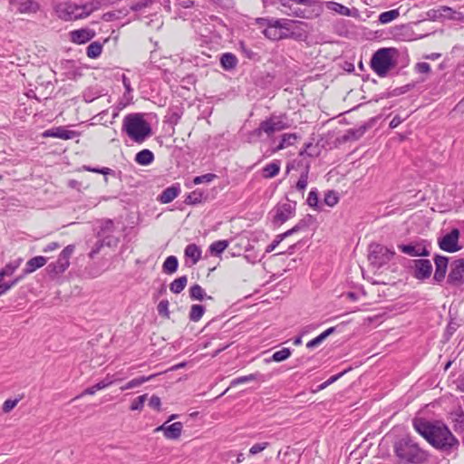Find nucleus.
<instances>
[{"instance_id": "7", "label": "nucleus", "mask_w": 464, "mask_h": 464, "mask_svg": "<svg viewBox=\"0 0 464 464\" xmlns=\"http://www.w3.org/2000/svg\"><path fill=\"white\" fill-rule=\"evenodd\" d=\"M55 13L64 21H72L83 18L81 5L72 2H63L55 5Z\"/></svg>"}, {"instance_id": "19", "label": "nucleus", "mask_w": 464, "mask_h": 464, "mask_svg": "<svg viewBox=\"0 0 464 464\" xmlns=\"http://www.w3.org/2000/svg\"><path fill=\"white\" fill-rule=\"evenodd\" d=\"M69 266L70 261L59 256L55 262L50 263L47 266L46 271L50 276L55 277L63 274L69 267Z\"/></svg>"}, {"instance_id": "43", "label": "nucleus", "mask_w": 464, "mask_h": 464, "mask_svg": "<svg viewBox=\"0 0 464 464\" xmlns=\"http://www.w3.org/2000/svg\"><path fill=\"white\" fill-rule=\"evenodd\" d=\"M203 192L197 189L190 192L185 198V203L188 205H196L203 200Z\"/></svg>"}, {"instance_id": "6", "label": "nucleus", "mask_w": 464, "mask_h": 464, "mask_svg": "<svg viewBox=\"0 0 464 464\" xmlns=\"http://www.w3.org/2000/svg\"><path fill=\"white\" fill-rule=\"evenodd\" d=\"M394 252L380 244H371L369 246L368 259L375 267H381L387 264L394 256Z\"/></svg>"}, {"instance_id": "4", "label": "nucleus", "mask_w": 464, "mask_h": 464, "mask_svg": "<svg viewBox=\"0 0 464 464\" xmlns=\"http://www.w3.org/2000/svg\"><path fill=\"white\" fill-rule=\"evenodd\" d=\"M395 53L392 48H381L377 50L372 59L371 67L380 77H385L389 71L395 66L392 53Z\"/></svg>"}, {"instance_id": "2", "label": "nucleus", "mask_w": 464, "mask_h": 464, "mask_svg": "<svg viewBox=\"0 0 464 464\" xmlns=\"http://www.w3.org/2000/svg\"><path fill=\"white\" fill-rule=\"evenodd\" d=\"M122 130L134 141L143 142L151 134L150 123L140 113L126 115L122 122Z\"/></svg>"}, {"instance_id": "38", "label": "nucleus", "mask_w": 464, "mask_h": 464, "mask_svg": "<svg viewBox=\"0 0 464 464\" xmlns=\"http://www.w3.org/2000/svg\"><path fill=\"white\" fill-rule=\"evenodd\" d=\"M227 246H228L227 240H218V241L213 242L209 246V252L213 256H219L226 250V248Z\"/></svg>"}, {"instance_id": "16", "label": "nucleus", "mask_w": 464, "mask_h": 464, "mask_svg": "<svg viewBox=\"0 0 464 464\" xmlns=\"http://www.w3.org/2000/svg\"><path fill=\"white\" fill-rule=\"evenodd\" d=\"M398 248L404 254L411 256H428L430 251L422 243H411L408 245L401 244Z\"/></svg>"}, {"instance_id": "20", "label": "nucleus", "mask_w": 464, "mask_h": 464, "mask_svg": "<svg viewBox=\"0 0 464 464\" xmlns=\"http://www.w3.org/2000/svg\"><path fill=\"white\" fill-rule=\"evenodd\" d=\"M72 42L82 44L92 40L95 34L90 29L74 30L70 33Z\"/></svg>"}, {"instance_id": "40", "label": "nucleus", "mask_w": 464, "mask_h": 464, "mask_svg": "<svg viewBox=\"0 0 464 464\" xmlns=\"http://www.w3.org/2000/svg\"><path fill=\"white\" fill-rule=\"evenodd\" d=\"M261 377H262V374L259 372L251 373V374L245 375V376H240V377L235 378L231 381V386H236V385L246 383V382H248L251 381L259 380Z\"/></svg>"}, {"instance_id": "21", "label": "nucleus", "mask_w": 464, "mask_h": 464, "mask_svg": "<svg viewBox=\"0 0 464 464\" xmlns=\"http://www.w3.org/2000/svg\"><path fill=\"white\" fill-rule=\"evenodd\" d=\"M264 35L272 41H277L284 38V34L282 31L279 29L277 24L275 23L274 19H271L270 22L267 23V25L262 31Z\"/></svg>"}, {"instance_id": "59", "label": "nucleus", "mask_w": 464, "mask_h": 464, "mask_svg": "<svg viewBox=\"0 0 464 464\" xmlns=\"http://www.w3.org/2000/svg\"><path fill=\"white\" fill-rule=\"evenodd\" d=\"M149 406L158 411H160L161 401L157 395H152L149 401Z\"/></svg>"}, {"instance_id": "63", "label": "nucleus", "mask_w": 464, "mask_h": 464, "mask_svg": "<svg viewBox=\"0 0 464 464\" xmlns=\"http://www.w3.org/2000/svg\"><path fill=\"white\" fill-rule=\"evenodd\" d=\"M274 21L277 24V26L279 27L280 30L281 29L290 30L291 24L295 23V21L287 20V19H276Z\"/></svg>"}, {"instance_id": "24", "label": "nucleus", "mask_w": 464, "mask_h": 464, "mask_svg": "<svg viewBox=\"0 0 464 464\" xmlns=\"http://www.w3.org/2000/svg\"><path fill=\"white\" fill-rule=\"evenodd\" d=\"M368 128L369 126L367 124H363L359 126L358 128L349 129L342 137V140L343 142L357 140L365 133Z\"/></svg>"}, {"instance_id": "42", "label": "nucleus", "mask_w": 464, "mask_h": 464, "mask_svg": "<svg viewBox=\"0 0 464 464\" xmlns=\"http://www.w3.org/2000/svg\"><path fill=\"white\" fill-rule=\"evenodd\" d=\"M399 15H400V13H399L398 9H392L390 11H386V12L382 13L379 15V22L383 24H388V23L392 22V20L396 19L397 17H399Z\"/></svg>"}, {"instance_id": "56", "label": "nucleus", "mask_w": 464, "mask_h": 464, "mask_svg": "<svg viewBox=\"0 0 464 464\" xmlns=\"http://www.w3.org/2000/svg\"><path fill=\"white\" fill-rule=\"evenodd\" d=\"M269 443L268 442H262V443H256V444H254L250 450H249V453L251 455H256L261 451H263L265 449H266L268 447Z\"/></svg>"}, {"instance_id": "34", "label": "nucleus", "mask_w": 464, "mask_h": 464, "mask_svg": "<svg viewBox=\"0 0 464 464\" xmlns=\"http://www.w3.org/2000/svg\"><path fill=\"white\" fill-rule=\"evenodd\" d=\"M188 283V277L187 276H182L179 278H176L174 281H172L169 285V290L173 294H179L181 293L184 288L186 287Z\"/></svg>"}, {"instance_id": "8", "label": "nucleus", "mask_w": 464, "mask_h": 464, "mask_svg": "<svg viewBox=\"0 0 464 464\" xmlns=\"http://www.w3.org/2000/svg\"><path fill=\"white\" fill-rule=\"evenodd\" d=\"M288 128V124L283 121L282 116H271L269 119L260 122L259 127L255 130V133L260 136L265 132L271 136L276 131H280Z\"/></svg>"}, {"instance_id": "57", "label": "nucleus", "mask_w": 464, "mask_h": 464, "mask_svg": "<svg viewBox=\"0 0 464 464\" xmlns=\"http://www.w3.org/2000/svg\"><path fill=\"white\" fill-rule=\"evenodd\" d=\"M18 402H19V399H14V400L8 399V400H6L4 402L3 407H2L3 411L4 412L11 411L17 405Z\"/></svg>"}, {"instance_id": "26", "label": "nucleus", "mask_w": 464, "mask_h": 464, "mask_svg": "<svg viewBox=\"0 0 464 464\" xmlns=\"http://www.w3.org/2000/svg\"><path fill=\"white\" fill-rule=\"evenodd\" d=\"M324 5L328 10L333 11L341 15H344V16L352 15V11L348 7L343 5L342 4H339L337 2L327 1L324 3Z\"/></svg>"}, {"instance_id": "51", "label": "nucleus", "mask_w": 464, "mask_h": 464, "mask_svg": "<svg viewBox=\"0 0 464 464\" xmlns=\"http://www.w3.org/2000/svg\"><path fill=\"white\" fill-rule=\"evenodd\" d=\"M349 370H344L342 372L338 373V374H335V375H333L331 376L327 381H325L324 382H323L320 386H319V389L320 390H323V389H325L327 386H329L330 384L334 383V382H336L339 378H341L343 375H344Z\"/></svg>"}, {"instance_id": "14", "label": "nucleus", "mask_w": 464, "mask_h": 464, "mask_svg": "<svg viewBox=\"0 0 464 464\" xmlns=\"http://www.w3.org/2000/svg\"><path fill=\"white\" fill-rule=\"evenodd\" d=\"M183 429V424L179 421L168 425L167 422L157 427L155 432L162 431L165 438L168 440H177L180 437Z\"/></svg>"}, {"instance_id": "48", "label": "nucleus", "mask_w": 464, "mask_h": 464, "mask_svg": "<svg viewBox=\"0 0 464 464\" xmlns=\"http://www.w3.org/2000/svg\"><path fill=\"white\" fill-rule=\"evenodd\" d=\"M217 178V175L213 173H207L201 176H197L193 179V183L196 185L201 184V183H209L213 181Z\"/></svg>"}, {"instance_id": "41", "label": "nucleus", "mask_w": 464, "mask_h": 464, "mask_svg": "<svg viewBox=\"0 0 464 464\" xmlns=\"http://www.w3.org/2000/svg\"><path fill=\"white\" fill-rule=\"evenodd\" d=\"M291 355V350L289 348H283L277 352H275L271 357V359H266V361L268 362L270 361L274 362H283L289 358Z\"/></svg>"}, {"instance_id": "46", "label": "nucleus", "mask_w": 464, "mask_h": 464, "mask_svg": "<svg viewBox=\"0 0 464 464\" xmlns=\"http://www.w3.org/2000/svg\"><path fill=\"white\" fill-rule=\"evenodd\" d=\"M339 198L334 190H329L324 195V204L329 207H334L338 203Z\"/></svg>"}, {"instance_id": "17", "label": "nucleus", "mask_w": 464, "mask_h": 464, "mask_svg": "<svg viewBox=\"0 0 464 464\" xmlns=\"http://www.w3.org/2000/svg\"><path fill=\"white\" fill-rule=\"evenodd\" d=\"M9 3L20 14H35L40 9L39 4L34 0H9Z\"/></svg>"}, {"instance_id": "27", "label": "nucleus", "mask_w": 464, "mask_h": 464, "mask_svg": "<svg viewBox=\"0 0 464 464\" xmlns=\"http://www.w3.org/2000/svg\"><path fill=\"white\" fill-rule=\"evenodd\" d=\"M189 297L192 300L202 301L205 298L212 300L213 297L207 295L205 290L198 284H195L189 288Z\"/></svg>"}, {"instance_id": "11", "label": "nucleus", "mask_w": 464, "mask_h": 464, "mask_svg": "<svg viewBox=\"0 0 464 464\" xmlns=\"http://www.w3.org/2000/svg\"><path fill=\"white\" fill-rule=\"evenodd\" d=\"M459 237V230L453 228L450 233L446 234L439 240L440 249L449 253H454L460 249L458 246Z\"/></svg>"}, {"instance_id": "55", "label": "nucleus", "mask_w": 464, "mask_h": 464, "mask_svg": "<svg viewBox=\"0 0 464 464\" xmlns=\"http://www.w3.org/2000/svg\"><path fill=\"white\" fill-rule=\"evenodd\" d=\"M295 3L300 4V5H322L317 0H279V3Z\"/></svg>"}, {"instance_id": "13", "label": "nucleus", "mask_w": 464, "mask_h": 464, "mask_svg": "<svg viewBox=\"0 0 464 464\" xmlns=\"http://www.w3.org/2000/svg\"><path fill=\"white\" fill-rule=\"evenodd\" d=\"M122 380L123 377H121L119 373L113 375L107 374V376L103 380L100 381L95 385L85 389L80 395V397L83 395H93L97 391L105 389L110 385L113 384L114 382H121ZM77 398H79V396Z\"/></svg>"}, {"instance_id": "36", "label": "nucleus", "mask_w": 464, "mask_h": 464, "mask_svg": "<svg viewBox=\"0 0 464 464\" xmlns=\"http://www.w3.org/2000/svg\"><path fill=\"white\" fill-rule=\"evenodd\" d=\"M82 6V14L84 17L89 16L92 12L98 10L102 6V3L99 0H92L84 5H81Z\"/></svg>"}, {"instance_id": "9", "label": "nucleus", "mask_w": 464, "mask_h": 464, "mask_svg": "<svg viewBox=\"0 0 464 464\" xmlns=\"http://www.w3.org/2000/svg\"><path fill=\"white\" fill-rule=\"evenodd\" d=\"M295 201H287L285 203L276 205L274 208L275 215L273 218V223L276 225H282L286 222L295 216Z\"/></svg>"}, {"instance_id": "1", "label": "nucleus", "mask_w": 464, "mask_h": 464, "mask_svg": "<svg viewBox=\"0 0 464 464\" xmlns=\"http://www.w3.org/2000/svg\"><path fill=\"white\" fill-rule=\"evenodd\" d=\"M413 427L431 446L441 451L450 452L459 446L458 439L440 421L431 422L423 419H415Z\"/></svg>"}, {"instance_id": "39", "label": "nucleus", "mask_w": 464, "mask_h": 464, "mask_svg": "<svg viewBox=\"0 0 464 464\" xmlns=\"http://www.w3.org/2000/svg\"><path fill=\"white\" fill-rule=\"evenodd\" d=\"M102 52V44L99 42H92L86 49V54L89 58L94 59L101 55Z\"/></svg>"}, {"instance_id": "28", "label": "nucleus", "mask_w": 464, "mask_h": 464, "mask_svg": "<svg viewBox=\"0 0 464 464\" xmlns=\"http://www.w3.org/2000/svg\"><path fill=\"white\" fill-rule=\"evenodd\" d=\"M154 160L153 153L147 149L139 151L135 156V161L141 166H148Z\"/></svg>"}, {"instance_id": "64", "label": "nucleus", "mask_w": 464, "mask_h": 464, "mask_svg": "<svg viewBox=\"0 0 464 464\" xmlns=\"http://www.w3.org/2000/svg\"><path fill=\"white\" fill-rule=\"evenodd\" d=\"M427 16L432 21H436L441 18L440 7L438 9H430L427 12Z\"/></svg>"}, {"instance_id": "61", "label": "nucleus", "mask_w": 464, "mask_h": 464, "mask_svg": "<svg viewBox=\"0 0 464 464\" xmlns=\"http://www.w3.org/2000/svg\"><path fill=\"white\" fill-rule=\"evenodd\" d=\"M415 71L419 73H429L430 72V65L428 63L421 62L415 65Z\"/></svg>"}, {"instance_id": "37", "label": "nucleus", "mask_w": 464, "mask_h": 464, "mask_svg": "<svg viewBox=\"0 0 464 464\" xmlns=\"http://www.w3.org/2000/svg\"><path fill=\"white\" fill-rule=\"evenodd\" d=\"M205 311L206 309L204 305L192 304L188 314L189 320L192 322H198L202 318Z\"/></svg>"}, {"instance_id": "3", "label": "nucleus", "mask_w": 464, "mask_h": 464, "mask_svg": "<svg viewBox=\"0 0 464 464\" xmlns=\"http://www.w3.org/2000/svg\"><path fill=\"white\" fill-rule=\"evenodd\" d=\"M394 452L402 463H421L426 459L425 452L409 438L399 440L394 445Z\"/></svg>"}, {"instance_id": "5", "label": "nucleus", "mask_w": 464, "mask_h": 464, "mask_svg": "<svg viewBox=\"0 0 464 464\" xmlns=\"http://www.w3.org/2000/svg\"><path fill=\"white\" fill-rule=\"evenodd\" d=\"M281 12L289 16H295L304 19H313L318 17L323 12L322 5H300L295 3H279Z\"/></svg>"}, {"instance_id": "22", "label": "nucleus", "mask_w": 464, "mask_h": 464, "mask_svg": "<svg viewBox=\"0 0 464 464\" xmlns=\"http://www.w3.org/2000/svg\"><path fill=\"white\" fill-rule=\"evenodd\" d=\"M47 263V258L42 256H34L31 259H29L26 264L25 267L23 270L24 276L29 275L38 268L43 267Z\"/></svg>"}, {"instance_id": "35", "label": "nucleus", "mask_w": 464, "mask_h": 464, "mask_svg": "<svg viewBox=\"0 0 464 464\" xmlns=\"http://www.w3.org/2000/svg\"><path fill=\"white\" fill-rule=\"evenodd\" d=\"M297 135L295 133H285L281 137V141L276 148V151L281 150L285 147L293 145L297 140Z\"/></svg>"}, {"instance_id": "18", "label": "nucleus", "mask_w": 464, "mask_h": 464, "mask_svg": "<svg viewBox=\"0 0 464 464\" xmlns=\"http://www.w3.org/2000/svg\"><path fill=\"white\" fill-rule=\"evenodd\" d=\"M434 263H435L436 269H435V273L433 276V280L438 283H440L445 278L447 268H448L449 258L444 256L437 255L434 257Z\"/></svg>"}, {"instance_id": "44", "label": "nucleus", "mask_w": 464, "mask_h": 464, "mask_svg": "<svg viewBox=\"0 0 464 464\" xmlns=\"http://www.w3.org/2000/svg\"><path fill=\"white\" fill-rule=\"evenodd\" d=\"M308 174H309V166L307 165L304 170L302 172L298 181L296 182L295 188L299 191L304 192L308 184Z\"/></svg>"}, {"instance_id": "31", "label": "nucleus", "mask_w": 464, "mask_h": 464, "mask_svg": "<svg viewBox=\"0 0 464 464\" xmlns=\"http://www.w3.org/2000/svg\"><path fill=\"white\" fill-rule=\"evenodd\" d=\"M220 64L225 70H232L237 64L236 55L231 53H225L220 57Z\"/></svg>"}, {"instance_id": "52", "label": "nucleus", "mask_w": 464, "mask_h": 464, "mask_svg": "<svg viewBox=\"0 0 464 464\" xmlns=\"http://www.w3.org/2000/svg\"><path fill=\"white\" fill-rule=\"evenodd\" d=\"M153 4V0H142L140 2H137L135 4H132L130 5V9L132 11H140L143 8L149 7Z\"/></svg>"}, {"instance_id": "49", "label": "nucleus", "mask_w": 464, "mask_h": 464, "mask_svg": "<svg viewBox=\"0 0 464 464\" xmlns=\"http://www.w3.org/2000/svg\"><path fill=\"white\" fill-rule=\"evenodd\" d=\"M306 202L311 208H316L318 207L319 199L318 191L316 188L311 189V191L308 194Z\"/></svg>"}, {"instance_id": "30", "label": "nucleus", "mask_w": 464, "mask_h": 464, "mask_svg": "<svg viewBox=\"0 0 464 464\" xmlns=\"http://www.w3.org/2000/svg\"><path fill=\"white\" fill-rule=\"evenodd\" d=\"M280 171V162L278 160H274L268 164H266L263 168V177L265 179H272L276 177Z\"/></svg>"}, {"instance_id": "15", "label": "nucleus", "mask_w": 464, "mask_h": 464, "mask_svg": "<svg viewBox=\"0 0 464 464\" xmlns=\"http://www.w3.org/2000/svg\"><path fill=\"white\" fill-rule=\"evenodd\" d=\"M80 136V132L75 130H66L64 127H55L46 130L43 132V137L58 138L62 140H71Z\"/></svg>"}, {"instance_id": "60", "label": "nucleus", "mask_w": 464, "mask_h": 464, "mask_svg": "<svg viewBox=\"0 0 464 464\" xmlns=\"http://www.w3.org/2000/svg\"><path fill=\"white\" fill-rule=\"evenodd\" d=\"M288 236H284V233L277 235L276 239L267 246L266 252H271Z\"/></svg>"}, {"instance_id": "12", "label": "nucleus", "mask_w": 464, "mask_h": 464, "mask_svg": "<svg viewBox=\"0 0 464 464\" xmlns=\"http://www.w3.org/2000/svg\"><path fill=\"white\" fill-rule=\"evenodd\" d=\"M413 268V276L418 280L430 278L432 272V265L429 259H415L411 261Z\"/></svg>"}, {"instance_id": "29", "label": "nucleus", "mask_w": 464, "mask_h": 464, "mask_svg": "<svg viewBox=\"0 0 464 464\" xmlns=\"http://www.w3.org/2000/svg\"><path fill=\"white\" fill-rule=\"evenodd\" d=\"M311 220H312V216L311 215H307L305 218L300 219L295 226H294L291 229L285 231L284 233V236H291L295 233H297L299 231H302V230H304L306 229L310 223H311Z\"/></svg>"}, {"instance_id": "53", "label": "nucleus", "mask_w": 464, "mask_h": 464, "mask_svg": "<svg viewBox=\"0 0 464 464\" xmlns=\"http://www.w3.org/2000/svg\"><path fill=\"white\" fill-rule=\"evenodd\" d=\"M83 169L90 172L101 173L102 175H108L113 173V170L110 168H92L90 166H83Z\"/></svg>"}, {"instance_id": "23", "label": "nucleus", "mask_w": 464, "mask_h": 464, "mask_svg": "<svg viewBox=\"0 0 464 464\" xmlns=\"http://www.w3.org/2000/svg\"><path fill=\"white\" fill-rule=\"evenodd\" d=\"M179 185H172L170 187H168L161 192V194L159 196V200L163 204L169 203L179 196Z\"/></svg>"}, {"instance_id": "45", "label": "nucleus", "mask_w": 464, "mask_h": 464, "mask_svg": "<svg viewBox=\"0 0 464 464\" xmlns=\"http://www.w3.org/2000/svg\"><path fill=\"white\" fill-rule=\"evenodd\" d=\"M21 259H18L14 262H10L6 264L0 271L3 273L4 276H12L15 270L19 267L21 264Z\"/></svg>"}, {"instance_id": "58", "label": "nucleus", "mask_w": 464, "mask_h": 464, "mask_svg": "<svg viewBox=\"0 0 464 464\" xmlns=\"http://www.w3.org/2000/svg\"><path fill=\"white\" fill-rule=\"evenodd\" d=\"M75 246L73 245H68L63 248V250L59 255L60 256L63 257L64 259L70 261L71 256H72L74 252Z\"/></svg>"}, {"instance_id": "62", "label": "nucleus", "mask_w": 464, "mask_h": 464, "mask_svg": "<svg viewBox=\"0 0 464 464\" xmlns=\"http://www.w3.org/2000/svg\"><path fill=\"white\" fill-rule=\"evenodd\" d=\"M324 340H325V338L320 334L318 336H316L315 338L309 341L306 343V347L308 349L314 348V347L318 346L319 344H321Z\"/></svg>"}, {"instance_id": "25", "label": "nucleus", "mask_w": 464, "mask_h": 464, "mask_svg": "<svg viewBox=\"0 0 464 464\" xmlns=\"http://www.w3.org/2000/svg\"><path fill=\"white\" fill-rule=\"evenodd\" d=\"M185 256L191 259L192 265L197 264L201 258V249L196 244H189L184 251Z\"/></svg>"}, {"instance_id": "32", "label": "nucleus", "mask_w": 464, "mask_h": 464, "mask_svg": "<svg viewBox=\"0 0 464 464\" xmlns=\"http://www.w3.org/2000/svg\"><path fill=\"white\" fill-rule=\"evenodd\" d=\"M155 377V374H151L150 376H140L138 378L132 379L130 382H128L125 385L121 387V391H126L130 389L136 388L138 386H140L144 382L153 379Z\"/></svg>"}, {"instance_id": "10", "label": "nucleus", "mask_w": 464, "mask_h": 464, "mask_svg": "<svg viewBox=\"0 0 464 464\" xmlns=\"http://www.w3.org/2000/svg\"><path fill=\"white\" fill-rule=\"evenodd\" d=\"M447 283L455 286L464 284V258L456 259L451 263Z\"/></svg>"}, {"instance_id": "33", "label": "nucleus", "mask_w": 464, "mask_h": 464, "mask_svg": "<svg viewBox=\"0 0 464 464\" xmlns=\"http://www.w3.org/2000/svg\"><path fill=\"white\" fill-rule=\"evenodd\" d=\"M178 266V258L175 256H169L165 259L162 268L166 274L171 275L177 271Z\"/></svg>"}, {"instance_id": "47", "label": "nucleus", "mask_w": 464, "mask_h": 464, "mask_svg": "<svg viewBox=\"0 0 464 464\" xmlns=\"http://www.w3.org/2000/svg\"><path fill=\"white\" fill-rule=\"evenodd\" d=\"M147 400V394L140 395L137 397L130 404V411H140L142 410L144 403Z\"/></svg>"}, {"instance_id": "50", "label": "nucleus", "mask_w": 464, "mask_h": 464, "mask_svg": "<svg viewBox=\"0 0 464 464\" xmlns=\"http://www.w3.org/2000/svg\"><path fill=\"white\" fill-rule=\"evenodd\" d=\"M158 313L160 316H163L165 318H169V301L168 300H161L158 306H157Z\"/></svg>"}, {"instance_id": "54", "label": "nucleus", "mask_w": 464, "mask_h": 464, "mask_svg": "<svg viewBox=\"0 0 464 464\" xmlns=\"http://www.w3.org/2000/svg\"><path fill=\"white\" fill-rule=\"evenodd\" d=\"M452 415L456 425H459L460 429H464V411L462 410H459Z\"/></svg>"}]
</instances>
